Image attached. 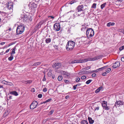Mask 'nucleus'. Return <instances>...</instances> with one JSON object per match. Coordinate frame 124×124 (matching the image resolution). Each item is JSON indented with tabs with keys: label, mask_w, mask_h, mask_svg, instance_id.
Returning a JSON list of instances; mask_svg holds the SVG:
<instances>
[{
	"label": "nucleus",
	"mask_w": 124,
	"mask_h": 124,
	"mask_svg": "<svg viewBox=\"0 0 124 124\" xmlns=\"http://www.w3.org/2000/svg\"><path fill=\"white\" fill-rule=\"evenodd\" d=\"M101 57V55L96 56L93 58H88L84 59L76 60L72 61L70 63L73 64L77 63H82L86 62L88 61H94L100 59Z\"/></svg>",
	"instance_id": "obj_1"
},
{
	"label": "nucleus",
	"mask_w": 124,
	"mask_h": 124,
	"mask_svg": "<svg viewBox=\"0 0 124 124\" xmlns=\"http://www.w3.org/2000/svg\"><path fill=\"white\" fill-rule=\"evenodd\" d=\"M85 5H81L78 6L76 8V15L78 16H85V12L84 10L86 9V8H84Z\"/></svg>",
	"instance_id": "obj_2"
},
{
	"label": "nucleus",
	"mask_w": 124,
	"mask_h": 124,
	"mask_svg": "<svg viewBox=\"0 0 124 124\" xmlns=\"http://www.w3.org/2000/svg\"><path fill=\"white\" fill-rule=\"evenodd\" d=\"M75 44V43L73 41H69L66 46V48L68 51H71L74 48Z\"/></svg>",
	"instance_id": "obj_3"
},
{
	"label": "nucleus",
	"mask_w": 124,
	"mask_h": 124,
	"mask_svg": "<svg viewBox=\"0 0 124 124\" xmlns=\"http://www.w3.org/2000/svg\"><path fill=\"white\" fill-rule=\"evenodd\" d=\"M25 27L23 24H20L18 25L17 28L16 32L17 35L22 34L24 31Z\"/></svg>",
	"instance_id": "obj_4"
},
{
	"label": "nucleus",
	"mask_w": 124,
	"mask_h": 124,
	"mask_svg": "<svg viewBox=\"0 0 124 124\" xmlns=\"http://www.w3.org/2000/svg\"><path fill=\"white\" fill-rule=\"evenodd\" d=\"M94 34L93 30L91 28H88L86 31V35L88 38H90L93 36Z\"/></svg>",
	"instance_id": "obj_5"
},
{
	"label": "nucleus",
	"mask_w": 124,
	"mask_h": 124,
	"mask_svg": "<svg viewBox=\"0 0 124 124\" xmlns=\"http://www.w3.org/2000/svg\"><path fill=\"white\" fill-rule=\"evenodd\" d=\"M7 8L8 10H10L11 12L13 11V3L11 2H8L6 3Z\"/></svg>",
	"instance_id": "obj_6"
},
{
	"label": "nucleus",
	"mask_w": 124,
	"mask_h": 124,
	"mask_svg": "<svg viewBox=\"0 0 124 124\" xmlns=\"http://www.w3.org/2000/svg\"><path fill=\"white\" fill-rule=\"evenodd\" d=\"M101 105L103 108L105 110H108L110 108L109 107L107 106V102L106 101H103Z\"/></svg>",
	"instance_id": "obj_7"
},
{
	"label": "nucleus",
	"mask_w": 124,
	"mask_h": 124,
	"mask_svg": "<svg viewBox=\"0 0 124 124\" xmlns=\"http://www.w3.org/2000/svg\"><path fill=\"white\" fill-rule=\"evenodd\" d=\"M60 25L59 23H56L54 25V31H58L60 29Z\"/></svg>",
	"instance_id": "obj_8"
},
{
	"label": "nucleus",
	"mask_w": 124,
	"mask_h": 124,
	"mask_svg": "<svg viewBox=\"0 0 124 124\" xmlns=\"http://www.w3.org/2000/svg\"><path fill=\"white\" fill-rule=\"evenodd\" d=\"M38 102L36 101H33L30 106V108L33 109L35 108L38 104Z\"/></svg>",
	"instance_id": "obj_9"
},
{
	"label": "nucleus",
	"mask_w": 124,
	"mask_h": 124,
	"mask_svg": "<svg viewBox=\"0 0 124 124\" xmlns=\"http://www.w3.org/2000/svg\"><path fill=\"white\" fill-rule=\"evenodd\" d=\"M123 103H124L123 102V101H116L115 104L114 106L116 107H117V106L119 107L121 105H123Z\"/></svg>",
	"instance_id": "obj_10"
},
{
	"label": "nucleus",
	"mask_w": 124,
	"mask_h": 124,
	"mask_svg": "<svg viewBox=\"0 0 124 124\" xmlns=\"http://www.w3.org/2000/svg\"><path fill=\"white\" fill-rule=\"evenodd\" d=\"M29 17H28L27 15H26L23 14L21 16V18L23 20L24 22H26V20L28 19Z\"/></svg>",
	"instance_id": "obj_11"
},
{
	"label": "nucleus",
	"mask_w": 124,
	"mask_h": 124,
	"mask_svg": "<svg viewBox=\"0 0 124 124\" xmlns=\"http://www.w3.org/2000/svg\"><path fill=\"white\" fill-rule=\"evenodd\" d=\"M120 65V63L119 62H117L113 64L112 67L114 69L116 68L119 67Z\"/></svg>",
	"instance_id": "obj_12"
},
{
	"label": "nucleus",
	"mask_w": 124,
	"mask_h": 124,
	"mask_svg": "<svg viewBox=\"0 0 124 124\" xmlns=\"http://www.w3.org/2000/svg\"><path fill=\"white\" fill-rule=\"evenodd\" d=\"M60 73L62 75H64L65 77H68L70 75V74L69 73L65 71L62 70L61 71Z\"/></svg>",
	"instance_id": "obj_13"
},
{
	"label": "nucleus",
	"mask_w": 124,
	"mask_h": 124,
	"mask_svg": "<svg viewBox=\"0 0 124 124\" xmlns=\"http://www.w3.org/2000/svg\"><path fill=\"white\" fill-rule=\"evenodd\" d=\"M37 7V5L34 3H32L31 5V7L32 9H34Z\"/></svg>",
	"instance_id": "obj_14"
},
{
	"label": "nucleus",
	"mask_w": 124,
	"mask_h": 124,
	"mask_svg": "<svg viewBox=\"0 0 124 124\" xmlns=\"http://www.w3.org/2000/svg\"><path fill=\"white\" fill-rule=\"evenodd\" d=\"M32 82V81L31 80H28L26 81H24L23 83L26 84H30Z\"/></svg>",
	"instance_id": "obj_15"
},
{
	"label": "nucleus",
	"mask_w": 124,
	"mask_h": 124,
	"mask_svg": "<svg viewBox=\"0 0 124 124\" xmlns=\"http://www.w3.org/2000/svg\"><path fill=\"white\" fill-rule=\"evenodd\" d=\"M108 67V66H104L103 67H102L101 68H99L96 70L98 71H102L104 69H106Z\"/></svg>",
	"instance_id": "obj_16"
},
{
	"label": "nucleus",
	"mask_w": 124,
	"mask_h": 124,
	"mask_svg": "<svg viewBox=\"0 0 124 124\" xmlns=\"http://www.w3.org/2000/svg\"><path fill=\"white\" fill-rule=\"evenodd\" d=\"M86 37H82L80 41H78V42L80 43V41H81L82 42H84L86 40Z\"/></svg>",
	"instance_id": "obj_17"
},
{
	"label": "nucleus",
	"mask_w": 124,
	"mask_h": 124,
	"mask_svg": "<svg viewBox=\"0 0 124 124\" xmlns=\"http://www.w3.org/2000/svg\"><path fill=\"white\" fill-rule=\"evenodd\" d=\"M88 119L90 124H93L94 123V121L92 119L91 117H89L88 118Z\"/></svg>",
	"instance_id": "obj_18"
},
{
	"label": "nucleus",
	"mask_w": 124,
	"mask_h": 124,
	"mask_svg": "<svg viewBox=\"0 0 124 124\" xmlns=\"http://www.w3.org/2000/svg\"><path fill=\"white\" fill-rule=\"evenodd\" d=\"M46 43L47 44H48L50 43L51 41V39L49 38H48L46 39L45 40Z\"/></svg>",
	"instance_id": "obj_19"
},
{
	"label": "nucleus",
	"mask_w": 124,
	"mask_h": 124,
	"mask_svg": "<svg viewBox=\"0 0 124 124\" xmlns=\"http://www.w3.org/2000/svg\"><path fill=\"white\" fill-rule=\"evenodd\" d=\"M10 94L14 95L16 96H17L18 95L16 91H12L10 92Z\"/></svg>",
	"instance_id": "obj_20"
},
{
	"label": "nucleus",
	"mask_w": 124,
	"mask_h": 124,
	"mask_svg": "<svg viewBox=\"0 0 124 124\" xmlns=\"http://www.w3.org/2000/svg\"><path fill=\"white\" fill-rule=\"evenodd\" d=\"M115 23L114 22H110L107 24V26L108 27H110V26H113L114 25Z\"/></svg>",
	"instance_id": "obj_21"
},
{
	"label": "nucleus",
	"mask_w": 124,
	"mask_h": 124,
	"mask_svg": "<svg viewBox=\"0 0 124 124\" xmlns=\"http://www.w3.org/2000/svg\"><path fill=\"white\" fill-rule=\"evenodd\" d=\"M56 68L58 69L59 68L61 67V64L60 63H56Z\"/></svg>",
	"instance_id": "obj_22"
},
{
	"label": "nucleus",
	"mask_w": 124,
	"mask_h": 124,
	"mask_svg": "<svg viewBox=\"0 0 124 124\" xmlns=\"http://www.w3.org/2000/svg\"><path fill=\"white\" fill-rule=\"evenodd\" d=\"M102 86L100 87L95 91V93H98L100 92L101 90L102 89Z\"/></svg>",
	"instance_id": "obj_23"
},
{
	"label": "nucleus",
	"mask_w": 124,
	"mask_h": 124,
	"mask_svg": "<svg viewBox=\"0 0 124 124\" xmlns=\"http://www.w3.org/2000/svg\"><path fill=\"white\" fill-rule=\"evenodd\" d=\"M42 24V23L41 22H40L37 24L36 27L37 29H39L41 27V26Z\"/></svg>",
	"instance_id": "obj_24"
},
{
	"label": "nucleus",
	"mask_w": 124,
	"mask_h": 124,
	"mask_svg": "<svg viewBox=\"0 0 124 124\" xmlns=\"http://www.w3.org/2000/svg\"><path fill=\"white\" fill-rule=\"evenodd\" d=\"M51 100H52V99L51 98L49 99L48 100H46L45 101L41 102V103H40V104H43V103H46L47 102H48L50 101H51Z\"/></svg>",
	"instance_id": "obj_25"
},
{
	"label": "nucleus",
	"mask_w": 124,
	"mask_h": 124,
	"mask_svg": "<svg viewBox=\"0 0 124 124\" xmlns=\"http://www.w3.org/2000/svg\"><path fill=\"white\" fill-rule=\"evenodd\" d=\"M41 62H38L34 63L32 65L33 66H37L40 64Z\"/></svg>",
	"instance_id": "obj_26"
},
{
	"label": "nucleus",
	"mask_w": 124,
	"mask_h": 124,
	"mask_svg": "<svg viewBox=\"0 0 124 124\" xmlns=\"http://www.w3.org/2000/svg\"><path fill=\"white\" fill-rule=\"evenodd\" d=\"M88 123L86 120H83L81 121V124H88Z\"/></svg>",
	"instance_id": "obj_27"
},
{
	"label": "nucleus",
	"mask_w": 124,
	"mask_h": 124,
	"mask_svg": "<svg viewBox=\"0 0 124 124\" xmlns=\"http://www.w3.org/2000/svg\"><path fill=\"white\" fill-rule=\"evenodd\" d=\"M7 85L11 86H14V85L12 83L8 82L7 83Z\"/></svg>",
	"instance_id": "obj_28"
},
{
	"label": "nucleus",
	"mask_w": 124,
	"mask_h": 124,
	"mask_svg": "<svg viewBox=\"0 0 124 124\" xmlns=\"http://www.w3.org/2000/svg\"><path fill=\"white\" fill-rule=\"evenodd\" d=\"M62 79V76L60 75L58 77L57 79L59 81H61Z\"/></svg>",
	"instance_id": "obj_29"
},
{
	"label": "nucleus",
	"mask_w": 124,
	"mask_h": 124,
	"mask_svg": "<svg viewBox=\"0 0 124 124\" xmlns=\"http://www.w3.org/2000/svg\"><path fill=\"white\" fill-rule=\"evenodd\" d=\"M13 55H11L8 58V60L9 61H11L13 59Z\"/></svg>",
	"instance_id": "obj_30"
},
{
	"label": "nucleus",
	"mask_w": 124,
	"mask_h": 124,
	"mask_svg": "<svg viewBox=\"0 0 124 124\" xmlns=\"http://www.w3.org/2000/svg\"><path fill=\"white\" fill-rule=\"evenodd\" d=\"M77 2L76 0H73L71 1L70 2L68 3V4H73L74 3H75Z\"/></svg>",
	"instance_id": "obj_31"
},
{
	"label": "nucleus",
	"mask_w": 124,
	"mask_h": 124,
	"mask_svg": "<svg viewBox=\"0 0 124 124\" xmlns=\"http://www.w3.org/2000/svg\"><path fill=\"white\" fill-rule=\"evenodd\" d=\"M106 4V3H105L101 5V9H103L105 7Z\"/></svg>",
	"instance_id": "obj_32"
},
{
	"label": "nucleus",
	"mask_w": 124,
	"mask_h": 124,
	"mask_svg": "<svg viewBox=\"0 0 124 124\" xmlns=\"http://www.w3.org/2000/svg\"><path fill=\"white\" fill-rule=\"evenodd\" d=\"M98 72V71L96 70H93L92 71H88L86 72L87 73H93V72Z\"/></svg>",
	"instance_id": "obj_33"
},
{
	"label": "nucleus",
	"mask_w": 124,
	"mask_h": 124,
	"mask_svg": "<svg viewBox=\"0 0 124 124\" xmlns=\"http://www.w3.org/2000/svg\"><path fill=\"white\" fill-rule=\"evenodd\" d=\"M16 47H15L13 49L12 51V52L10 53L11 55H12L13 54H15V49Z\"/></svg>",
	"instance_id": "obj_34"
},
{
	"label": "nucleus",
	"mask_w": 124,
	"mask_h": 124,
	"mask_svg": "<svg viewBox=\"0 0 124 124\" xmlns=\"http://www.w3.org/2000/svg\"><path fill=\"white\" fill-rule=\"evenodd\" d=\"M119 31L121 32L124 34V29H121L118 30Z\"/></svg>",
	"instance_id": "obj_35"
},
{
	"label": "nucleus",
	"mask_w": 124,
	"mask_h": 124,
	"mask_svg": "<svg viewBox=\"0 0 124 124\" xmlns=\"http://www.w3.org/2000/svg\"><path fill=\"white\" fill-rule=\"evenodd\" d=\"M92 80L89 79L87 80L85 83L87 84H89L92 81Z\"/></svg>",
	"instance_id": "obj_36"
},
{
	"label": "nucleus",
	"mask_w": 124,
	"mask_h": 124,
	"mask_svg": "<svg viewBox=\"0 0 124 124\" xmlns=\"http://www.w3.org/2000/svg\"><path fill=\"white\" fill-rule=\"evenodd\" d=\"M54 110H52L48 114L49 115H51L54 112Z\"/></svg>",
	"instance_id": "obj_37"
},
{
	"label": "nucleus",
	"mask_w": 124,
	"mask_h": 124,
	"mask_svg": "<svg viewBox=\"0 0 124 124\" xmlns=\"http://www.w3.org/2000/svg\"><path fill=\"white\" fill-rule=\"evenodd\" d=\"M96 3H93L92 5V8H96Z\"/></svg>",
	"instance_id": "obj_38"
},
{
	"label": "nucleus",
	"mask_w": 124,
	"mask_h": 124,
	"mask_svg": "<svg viewBox=\"0 0 124 124\" xmlns=\"http://www.w3.org/2000/svg\"><path fill=\"white\" fill-rule=\"evenodd\" d=\"M7 82H8L5 81V80H3L1 81V83H2L6 85H7Z\"/></svg>",
	"instance_id": "obj_39"
},
{
	"label": "nucleus",
	"mask_w": 124,
	"mask_h": 124,
	"mask_svg": "<svg viewBox=\"0 0 124 124\" xmlns=\"http://www.w3.org/2000/svg\"><path fill=\"white\" fill-rule=\"evenodd\" d=\"M86 27L83 25H82V28L81 29L82 31H84L85 30Z\"/></svg>",
	"instance_id": "obj_40"
},
{
	"label": "nucleus",
	"mask_w": 124,
	"mask_h": 124,
	"mask_svg": "<svg viewBox=\"0 0 124 124\" xmlns=\"http://www.w3.org/2000/svg\"><path fill=\"white\" fill-rule=\"evenodd\" d=\"M124 49V45L122 46L121 47H120L119 50L120 51H121Z\"/></svg>",
	"instance_id": "obj_41"
},
{
	"label": "nucleus",
	"mask_w": 124,
	"mask_h": 124,
	"mask_svg": "<svg viewBox=\"0 0 124 124\" xmlns=\"http://www.w3.org/2000/svg\"><path fill=\"white\" fill-rule=\"evenodd\" d=\"M5 15V13L3 12L0 11V15L4 16Z\"/></svg>",
	"instance_id": "obj_42"
},
{
	"label": "nucleus",
	"mask_w": 124,
	"mask_h": 124,
	"mask_svg": "<svg viewBox=\"0 0 124 124\" xmlns=\"http://www.w3.org/2000/svg\"><path fill=\"white\" fill-rule=\"evenodd\" d=\"M52 67L53 68H56V63H54L52 65Z\"/></svg>",
	"instance_id": "obj_43"
},
{
	"label": "nucleus",
	"mask_w": 124,
	"mask_h": 124,
	"mask_svg": "<svg viewBox=\"0 0 124 124\" xmlns=\"http://www.w3.org/2000/svg\"><path fill=\"white\" fill-rule=\"evenodd\" d=\"M111 70V69L110 68H108L106 70V72L108 73H109Z\"/></svg>",
	"instance_id": "obj_44"
},
{
	"label": "nucleus",
	"mask_w": 124,
	"mask_h": 124,
	"mask_svg": "<svg viewBox=\"0 0 124 124\" xmlns=\"http://www.w3.org/2000/svg\"><path fill=\"white\" fill-rule=\"evenodd\" d=\"M76 82H78L80 80V79L79 78H76L75 79Z\"/></svg>",
	"instance_id": "obj_45"
},
{
	"label": "nucleus",
	"mask_w": 124,
	"mask_h": 124,
	"mask_svg": "<svg viewBox=\"0 0 124 124\" xmlns=\"http://www.w3.org/2000/svg\"><path fill=\"white\" fill-rule=\"evenodd\" d=\"M96 76L97 75L95 73H93L92 74V76L93 78H95L96 77Z\"/></svg>",
	"instance_id": "obj_46"
},
{
	"label": "nucleus",
	"mask_w": 124,
	"mask_h": 124,
	"mask_svg": "<svg viewBox=\"0 0 124 124\" xmlns=\"http://www.w3.org/2000/svg\"><path fill=\"white\" fill-rule=\"evenodd\" d=\"M42 96V94H40L38 95V97L39 98H41Z\"/></svg>",
	"instance_id": "obj_47"
},
{
	"label": "nucleus",
	"mask_w": 124,
	"mask_h": 124,
	"mask_svg": "<svg viewBox=\"0 0 124 124\" xmlns=\"http://www.w3.org/2000/svg\"><path fill=\"white\" fill-rule=\"evenodd\" d=\"M86 78V77L85 76H84L81 77V79H85Z\"/></svg>",
	"instance_id": "obj_48"
},
{
	"label": "nucleus",
	"mask_w": 124,
	"mask_h": 124,
	"mask_svg": "<svg viewBox=\"0 0 124 124\" xmlns=\"http://www.w3.org/2000/svg\"><path fill=\"white\" fill-rule=\"evenodd\" d=\"M65 82L66 83H69L70 82V81L67 80L65 79L64 80Z\"/></svg>",
	"instance_id": "obj_49"
},
{
	"label": "nucleus",
	"mask_w": 124,
	"mask_h": 124,
	"mask_svg": "<svg viewBox=\"0 0 124 124\" xmlns=\"http://www.w3.org/2000/svg\"><path fill=\"white\" fill-rule=\"evenodd\" d=\"M47 91V89L46 88H45L43 89V91L44 92H46Z\"/></svg>",
	"instance_id": "obj_50"
},
{
	"label": "nucleus",
	"mask_w": 124,
	"mask_h": 124,
	"mask_svg": "<svg viewBox=\"0 0 124 124\" xmlns=\"http://www.w3.org/2000/svg\"><path fill=\"white\" fill-rule=\"evenodd\" d=\"M107 73L106 72H104L102 74V75L103 76H105L107 75Z\"/></svg>",
	"instance_id": "obj_51"
},
{
	"label": "nucleus",
	"mask_w": 124,
	"mask_h": 124,
	"mask_svg": "<svg viewBox=\"0 0 124 124\" xmlns=\"http://www.w3.org/2000/svg\"><path fill=\"white\" fill-rule=\"evenodd\" d=\"M99 109V107H97L95 108L94 110L96 111V110H98Z\"/></svg>",
	"instance_id": "obj_52"
},
{
	"label": "nucleus",
	"mask_w": 124,
	"mask_h": 124,
	"mask_svg": "<svg viewBox=\"0 0 124 124\" xmlns=\"http://www.w3.org/2000/svg\"><path fill=\"white\" fill-rule=\"evenodd\" d=\"M10 49H7L6 51L4 53V54H6V53H7L8 52H9V51L10 50Z\"/></svg>",
	"instance_id": "obj_53"
},
{
	"label": "nucleus",
	"mask_w": 124,
	"mask_h": 124,
	"mask_svg": "<svg viewBox=\"0 0 124 124\" xmlns=\"http://www.w3.org/2000/svg\"><path fill=\"white\" fill-rule=\"evenodd\" d=\"M77 86L76 85H74L73 86V88L74 90H75L76 89Z\"/></svg>",
	"instance_id": "obj_54"
},
{
	"label": "nucleus",
	"mask_w": 124,
	"mask_h": 124,
	"mask_svg": "<svg viewBox=\"0 0 124 124\" xmlns=\"http://www.w3.org/2000/svg\"><path fill=\"white\" fill-rule=\"evenodd\" d=\"M121 60L122 62H124V56L121 58Z\"/></svg>",
	"instance_id": "obj_55"
},
{
	"label": "nucleus",
	"mask_w": 124,
	"mask_h": 124,
	"mask_svg": "<svg viewBox=\"0 0 124 124\" xmlns=\"http://www.w3.org/2000/svg\"><path fill=\"white\" fill-rule=\"evenodd\" d=\"M48 18L51 17V18L53 19L54 18V17L53 16H48Z\"/></svg>",
	"instance_id": "obj_56"
},
{
	"label": "nucleus",
	"mask_w": 124,
	"mask_h": 124,
	"mask_svg": "<svg viewBox=\"0 0 124 124\" xmlns=\"http://www.w3.org/2000/svg\"><path fill=\"white\" fill-rule=\"evenodd\" d=\"M31 91H32L33 92H35V89L34 88H32Z\"/></svg>",
	"instance_id": "obj_57"
},
{
	"label": "nucleus",
	"mask_w": 124,
	"mask_h": 124,
	"mask_svg": "<svg viewBox=\"0 0 124 124\" xmlns=\"http://www.w3.org/2000/svg\"><path fill=\"white\" fill-rule=\"evenodd\" d=\"M84 74V72H79V73L78 74L79 75H81L82 74Z\"/></svg>",
	"instance_id": "obj_58"
},
{
	"label": "nucleus",
	"mask_w": 124,
	"mask_h": 124,
	"mask_svg": "<svg viewBox=\"0 0 124 124\" xmlns=\"http://www.w3.org/2000/svg\"><path fill=\"white\" fill-rule=\"evenodd\" d=\"M46 80V78H45V76H44V77L43 78V79L42 80V81H45Z\"/></svg>",
	"instance_id": "obj_59"
},
{
	"label": "nucleus",
	"mask_w": 124,
	"mask_h": 124,
	"mask_svg": "<svg viewBox=\"0 0 124 124\" xmlns=\"http://www.w3.org/2000/svg\"><path fill=\"white\" fill-rule=\"evenodd\" d=\"M81 85V84L78 83V84H77L76 85L77 86H80Z\"/></svg>",
	"instance_id": "obj_60"
},
{
	"label": "nucleus",
	"mask_w": 124,
	"mask_h": 124,
	"mask_svg": "<svg viewBox=\"0 0 124 124\" xmlns=\"http://www.w3.org/2000/svg\"><path fill=\"white\" fill-rule=\"evenodd\" d=\"M5 44V42H2L1 43H0V45H4Z\"/></svg>",
	"instance_id": "obj_61"
},
{
	"label": "nucleus",
	"mask_w": 124,
	"mask_h": 124,
	"mask_svg": "<svg viewBox=\"0 0 124 124\" xmlns=\"http://www.w3.org/2000/svg\"><path fill=\"white\" fill-rule=\"evenodd\" d=\"M117 1H119L120 2H122L123 1V0H116Z\"/></svg>",
	"instance_id": "obj_62"
},
{
	"label": "nucleus",
	"mask_w": 124,
	"mask_h": 124,
	"mask_svg": "<svg viewBox=\"0 0 124 124\" xmlns=\"http://www.w3.org/2000/svg\"><path fill=\"white\" fill-rule=\"evenodd\" d=\"M69 97V96H66L65 97V98L66 99H67Z\"/></svg>",
	"instance_id": "obj_63"
},
{
	"label": "nucleus",
	"mask_w": 124,
	"mask_h": 124,
	"mask_svg": "<svg viewBox=\"0 0 124 124\" xmlns=\"http://www.w3.org/2000/svg\"><path fill=\"white\" fill-rule=\"evenodd\" d=\"M9 98L10 99H11L12 98V96H11L9 95Z\"/></svg>",
	"instance_id": "obj_64"
}]
</instances>
